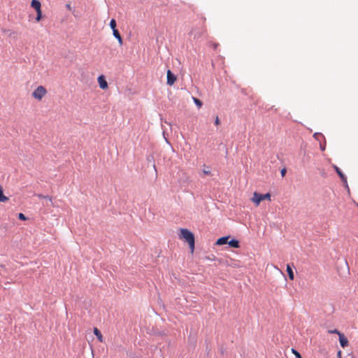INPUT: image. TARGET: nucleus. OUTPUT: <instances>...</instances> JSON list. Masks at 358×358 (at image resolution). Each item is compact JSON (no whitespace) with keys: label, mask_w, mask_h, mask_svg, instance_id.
<instances>
[{"label":"nucleus","mask_w":358,"mask_h":358,"mask_svg":"<svg viewBox=\"0 0 358 358\" xmlns=\"http://www.w3.org/2000/svg\"><path fill=\"white\" fill-rule=\"evenodd\" d=\"M38 197L39 198H43V199H48L50 201H52V198L48 196H43V195H38Z\"/></svg>","instance_id":"4be33fe9"},{"label":"nucleus","mask_w":358,"mask_h":358,"mask_svg":"<svg viewBox=\"0 0 358 358\" xmlns=\"http://www.w3.org/2000/svg\"><path fill=\"white\" fill-rule=\"evenodd\" d=\"M287 272L288 273L289 279L292 280H294V272H293L291 266L289 264L287 265Z\"/></svg>","instance_id":"ddd939ff"},{"label":"nucleus","mask_w":358,"mask_h":358,"mask_svg":"<svg viewBox=\"0 0 358 358\" xmlns=\"http://www.w3.org/2000/svg\"><path fill=\"white\" fill-rule=\"evenodd\" d=\"M110 26L111 29L113 30L117 29H116V21L114 19H112L110 22Z\"/></svg>","instance_id":"dca6fc26"},{"label":"nucleus","mask_w":358,"mask_h":358,"mask_svg":"<svg viewBox=\"0 0 358 358\" xmlns=\"http://www.w3.org/2000/svg\"><path fill=\"white\" fill-rule=\"evenodd\" d=\"M337 357L338 358H341L342 357V353H341V351H338V353H337Z\"/></svg>","instance_id":"393cba45"},{"label":"nucleus","mask_w":358,"mask_h":358,"mask_svg":"<svg viewBox=\"0 0 358 358\" xmlns=\"http://www.w3.org/2000/svg\"><path fill=\"white\" fill-rule=\"evenodd\" d=\"M176 80V77L171 73L170 70L167 71V84L173 85Z\"/></svg>","instance_id":"39448f33"},{"label":"nucleus","mask_w":358,"mask_h":358,"mask_svg":"<svg viewBox=\"0 0 358 358\" xmlns=\"http://www.w3.org/2000/svg\"><path fill=\"white\" fill-rule=\"evenodd\" d=\"M271 196L269 193L262 194L255 192L253 193V196L251 198V201L255 204L256 206H258L262 201H271Z\"/></svg>","instance_id":"7ed1b4c3"},{"label":"nucleus","mask_w":358,"mask_h":358,"mask_svg":"<svg viewBox=\"0 0 358 358\" xmlns=\"http://www.w3.org/2000/svg\"><path fill=\"white\" fill-rule=\"evenodd\" d=\"M42 18V10L36 11V21L39 22Z\"/></svg>","instance_id":"2eb2a0df"},{"label":"nucleus","mask_w":358,"mask_h":358,"mask_svg":"<svg viewBox=\"0 0 358 358\" xmlns=\"http://www.w3.org/2000/svg\"><path fill=\"white\" fill-rule=\"evenodd\" d=\"M215 124L217 126L220 125V119H219L218 116H217V117H215Z\"/></svg>","instance_id":"b1692460"},{"label":"nucleus","mask_w":358,"mask_h":358,"mask_svg":"<svg viewBox=\"0 0 358 358\" xmlns=\"http://www.w3.org/2000/svg\"><path fill=\"white\" fill-rule=\"evenodd\" d=\"M292 353L295 355L296 358H302L301 354L294 349H292Z\"/></svg>","instance_id":"6ab92c4d"},{"label":"nucleus","mask_w":358,"mask_h":358,"mask_svg":"<svg viewBox=\"0 0 358 358\" xmlns=\"http://www.w3.org/2000/svg\"><path fill=\"white\" fill-rule=\"evenodd\" d=\"M66 8L68 10H71V6L70 4H66Z\"/></svg>","instance_id":"a878e982"},{"label":"nucleus","mask_w":358,"mask_h":358,"mask_svg":"<svg viewBox=\"0 0 358 358\" xmlns=\"http://www.w3.org/2000/svg\"><path fill=\"white\" fill-rule=\"evenodd\" d=\"M217 46H218V44H217V43H215V44L213 45V48H214L215 49V48H217Z\"/></svg>","instance_id":"bb28decb"},{"label":"nucleus","mask_w":358,"mask_h":358,"mask_svg":"<svg viewBox=\"0 0 358 358\" xmlns=\"http://www.w3.org/2000/svg\"><path fill=\"white\" fill-rule=\"evenodd\" d=\"M203 173L204 175H207V176H210L211 175V172H210V169H208V167H207V169H204L203 170Z\"/></svg>","instance_id":"aec40b11"},{"label":"nucleus","mask_w":358,"mask_h":358,"mask_svg":"<svg viewBox=\"0 0 358 358\" xmlns=\"http://www.w3.org/2000/svg\"><path fill=\"white\" fill-rule=\"evenodd\" d=\"M339 342L342 348H345L348 345V340L343 335V334H340L339 336Z\"/></svg>","instance_id":"423d86ee"},{"label":"nucleus","mask_w":358,"mask_h":358,"mask_svg":"<svg viewBox=\"0 0 358 358\" xmlns=\"http://www.w3.org/2000/svg\"><path fill=\"white\" fill-rule=\"evenodd\" d=\"M229 238V236L221 237L217 240L215 244L217 245H222L227 244V243H228Z\"/></svg>","instance_id":"6e6552de"},{"label":"nucleus","mask_w":358,"mask_h":358,"mask_svg":"<svg viewBox=\"0 0 358 358\" xmlns=\"http://www.w3.org/2000/svg\"><path fill=\"white\" fill-rule=\"evenodd\" d=\"M98 83L99 87L102 90H106L108 87V83L104 77V76L101 75L97 78Z\"/></svg>","instance_id":"20e7f679"},{"label":"nucleus","mask_w":358,"mask_h":358,"mask_svg":"<svg viewBox=\"0 0 358 358\" xmlns=\"http://www.w3.org/2000/svg\"><path fill=\"white\" fill-rule=\"evenodd\" d=\"M180 233L179 234V237L180 239H184L189 244V246L193 252L194 250V234L187 229H180Z\"/></svg>","instance_id":"f257e3e1"},{"label":"nucleus","mask_w":358,"mask_h":358,"mask_svg":"<svg viewBox=\"0 0 358 358\" xmlns=\"http://www.w3.org/2000/svg\"><path fill=\"white\" fill-rule=\"evenodd\" d=\"M228 244L234 248H238L240 247L239 241L236 239H232L230 241H228Z\"/></svg>","instance_id":"f8f14e48"},{"label":"nucleus","mask_w":358,"mask_h":358,"mask_svg":"<svg viewBox=\"0 0 358 358\" xmlns=\"http://www.w3.org/2000/svg\"><path fill=\"white\" fill-rule=\"evenodd\" d=\"M18 218L21 220H27V217L22 213L18 214Z\"/></svg>","instance_id":"412c9836"},{"label":"nucleus","mask_w":358,"mask_h":358,"mask_svg":"<svg viewBox=\"0 0 358 358\" xmlns=\"http://www.w3.org/2000/svg\"><path fill=\"white\" fill-rule=\"evenodd\" d=\"M321 149H322V150H324V146H322Z\"/></svg>","instance_id":"cd10ccee"},{"label":"nucleus","mask_w":358,"mask_h":358,"mask_svg":"<svg viewBox=\"0 0 358 358\" xmlns=\"http://www.w3.org/2000/svg\"><path fill=\"white\" fill-rule=\"evenodd\" d=\"M321 149H322V150H324V146H322Z\"/></svg>","instance_id":"c85d7f7f"},{"label":"nucleus","mask_w":358,"mask_h":358,"mask_svg":"<svg viewBox=\"0 0 358 358\" xmlns=\"http://www.w3.org/2000/svg\"><path fill=\"white\" fill-rule=\"evenodd\" d=\"M113 32L114 36L118 40L119 43L122 44V39L121 35L119 33L118 30L117 29H115V30L113 31Z\"/></svg>","instance_id":"4468645a"},{"label":"nucleus","mask_w":358,"mask_h":358,"mask_svg":"<svg viewBox=\"0 0 358 358\" xmlns=\"http://www.w3.org/2000/svg\"><path fill=\"white\" fill-rule=\"evenodd\" d=\"M334 169H335L336 173H338V175L340 176L342 181L344 182H347V178L344 176V174L342 173V171L340 170V169L336 166H334Z\"/></svg>","instance_id":"1a4fd4ad"},{"label":"nucleus","mask_w":358,"mask_h":358,"mask_svg":"<svg viewBox=\"0 0 358 358\" xmlns=\"http://www.w3.org/2000/svg\"><path fill=\"white\" fill-rule=\"evenodd\" d=\"M328 333L329 334H338V336H340V334H341L342 333L340 332L337 329H332V330H329L328 331Z\"/></svg>","instance_id":"a211bd4d"},{"label":"nucleus","mask_w":358,"mask_h":358,"mask_svg":"<svg viewBox=\"0 0 358 358\" xmlns=\"http://www.w3.org/2000/svg\"><path fill=\"white\" fill-rule=\"evenodd\" d=\"M31 6L34 8L36 11L41 10V3L38 0H32L31 2Z\"/></svg>","instance_id":"0eeeda50"},{"label":"nucleus","mask_w":358,"mask_h":358,"mask_svg":"<svg viewBox=\"0 0 358 358\" xmlns=\"http://www.w3.org/2000/svg\"><path fill=\"white\" fill-rule=\"evenodd\" d=\"M47 94L48 91L45 87L42 85H39L33 91L32 97L34 99L41 101Z\"/></svg>","instance_id":"f03ea898"},{"label":"nucleus","mask_w":358,"mask_h":358,"mask_svg":"<svg viewBox=\"0 0 358 358\" xmlns=\"http://www.w3.org/2000/svg\"><path fill=\"white\" fill-rule=\"evenodd\" d=\"M194 102L199 108H201L202 106V101H200L199 99L194 98Z\"/></svg>","instance_id":"f3484780"},{"label":"nucleus","mask_w":358,"mask_h":358,"mask_svg":"<svg viewBox=\"0 0 358 358\" xmlns=\"http://www.w3.org/2000/svg\"><path fill=\"white\" fill-rule=\"evenodd\" d=\"M9 200L8 197L3 194L2 186L0 185V202H6Z\"/></svg>","instance_id":"9b49d317"},{"label":"nucleus","mask_w":358,"mask_h":358,"mask_svg":"<svg viewBox=\"0 0 358 358\" xmlns=\"http://www.w3.org/2000/svg\"><path fill=\"white\" fill-rule=\"evenodd\" d=\"M286 173H287V170H286V169H285V168L282 169L280 171V173H281V176H282V177H284V176H285Z\"/></svg>","instance_id":"5701e85b"},{"label":"nucleus","mask_w":358,"mask_h":358,"mask_svg":"<svg viewBox=\"0 0 358 358\" xmlns=\"http://www.w3.org/2000/svg\"><path fill=\"white\" fill-rule=\"evenodd\" d=\"M93 331L95 336L97 337L98 340L102 343L103 341V338L101 331L96 327L94 328Z\"/></svg>","instance_id":"9d476101"}]
</instances>
